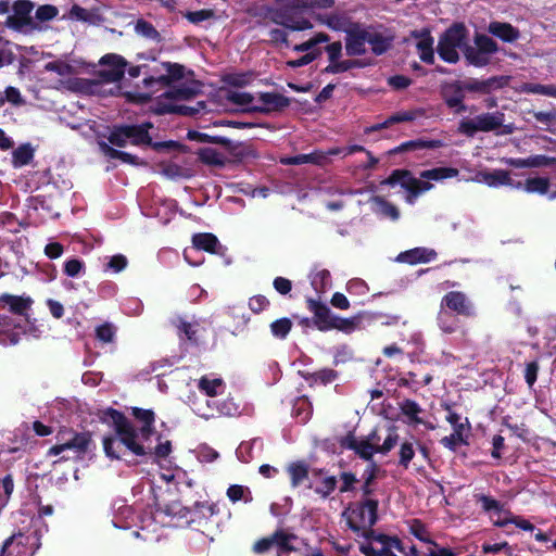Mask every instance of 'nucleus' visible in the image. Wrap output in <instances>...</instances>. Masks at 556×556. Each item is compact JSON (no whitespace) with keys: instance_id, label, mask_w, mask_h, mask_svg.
I'll list each match as a JSON object with an SVG mask.
<instances>
[{"instance_id":"obj_45","label":"nucleus","mask_w":556,"mask_h":556,"mask_svg":"<svg viewBox=\"0 0 556 556\" xmlns=\"http://www.w3.org/2000/svg\"><path fill=\"white\" fill-rule=\"evenodd\" d=\"M446 420L451 424L453 427V432H456L458 430V427H462V435L468 438L469 431H470V425L467 418H463L458 414L454 412H448L446 416Z\"/></svg>"},{"instance_id":"obj_34","label":"nucleus","mask_w":556,"mask_h":556,"mask_svg":"<svg viewBox=\"0 0 556 556\" xmlns=\"http://www.w3.org/2000/svg\"><path fill=\"white\" fill-rule=\"evenodd\" d=\"M326 52L328 53L330 65L326 68L330 73H339L346 71L349 68L344 63H338V59L341 56L342 45L340 41L332 42L326 47Z\"/></svg>"},{"instance_id":"obj_13","label":"nucleus","mask_w":556,"mask_h":556,"mask_svg":"<svg viewBox=\"0 0 556 556\" xmlns=\"http://www.w3.org/2000/svg\"><path fill=\"white\" fill-rule=\"evenodd\" d=\"M38 548L37 538L34 533H17L9 538L1 549V556H33Z\"/></svg>"},{"instance_id":"obj_11","label":"nucleus","mask_w":556,"mask_h":556,"mask_svg":"<svg viewBox=\"0 0 556 556\" xmlns=\"http://www.w3.org/2000/svg\"><path fill=\"white\" fill-rule=\"evenodd\" d=\"M188 403L198 416L205 419L213 418L218 415L232 416L238 413V406L232 400H227L219 405L213 397H206L200 393L189 395Z\"/></svg>"},{"instance_id":"obj_47","label":"nucleus","mask_w":556,"mask_h":556,"mask_svg":"<svg viewBox=\"0 0 556 556\" xmlns=\"http://www.w3.org/2000/svg\"><path fill=\"white\" fill-rule=\"evenodd\" d=\"M312 286L318 292H324L329 287L330 274L326 269H320L312 275Z\"/></svg>"},{"instance_id":"obj_39","label":"nucleus","mask_w":556,"mask_h":556,"mask_svg":"<svg viewBox=\"0 0 556 556\" xmlns=\"http://www.w3.org/2000/svg\"><path fill=\"white\" fill-rule=\"evenodd\" d=\"M372 208L376 213L391 218L392 220H396L400 217L397 207L379 197L372 199Z\"/></svg>"},{"instance_id":"obj_54","label":"nucleus","mask_w":556,"mask_h":556,"mask_svg":"<svg viewBox=\"0 0 556 556\" xmlns=\"http://www.w3.org/2000/svg\"><path fill=\"white\" fill-rule=\"evenodd\" d=\"M400 464L404 467H407L409 462L415 456V448L412 442L405 441L401 444L400 447Z\"/></svg>"},{"instance_id":"obj_56","label":"nucleus","mask_w":556,"mask_h":556,"mask_svg":"<svg viewBox=\"0 0 556 556\" xmlns=\"http://www.w3.org/2000/svg\"><path fill=\"white\" fill-rule=\"evenodd\" d=\"M162 513L167 516L184 518L187 516L188 509L184 507L180 502L175 501L165 505Z\"/></svg>"},{"instance_id":"obj_64","label":"nucleus","mask_w":556,"mask_h":556,"mask_svg":"<svg viewBox=\"0 0 556 556\" xmlns=\"http://www.w3.org/2000/svg\"><path fill=\"white\" fill-rule=\"evenodd\" d=\"M459 131L467 136H473L476 132L480 131L478 129L476 117L471 119H464L459 124Z\"/></svg>"},{"instance_id":"obj_25","label":"nucleus","mask_w":556,"mask_h":556,"mask_svg":"<svg viewBox=\"0 0 556 556\" xmlns=\"http://www.w3.org/2000/svg\"><path fill=\"white\" fill-rule=\"evenodd\" d=\"M367 36L368 31H352L349 33L345 41V49L349 55H361L367 51Z\"/></svg>"},{"instance_id":"obj_33","label":"nucleus","mask_w":556,"mask_h":556,"mask_svg":"<svg viewBox=\"0 0 556 556\" xmlns=\"http://www.w3.org/2000/svg\"><path fill=\"white\" fill-rule=\"evenodd\" d=\"M152 448L147 452L148 454L154 453L155 457L164 458L169 455L172 445L168 440H161V437L154 432L153 424L151 425L150 440Z\"/></svg>"},{"instance_id":"obj_41","label":"nucleus","mask_w":556,"mask_h":556,"mask_svg":"<svg viewBox=\"0 0 556 556\" xmlns=\"http://www.w3.org/2000/svg\"><path fill=\"white\" fill-rule=\"evenodd\" d=\"M367 41H368L369 48L376 54H382L391 46V41L389 38L380 35V34H377V33L368 31Z\"/></svg>"},{"instance_id":"obj_1","label":"nucleus","mask_w":556,"mask_h":556,"mask_svg":"<svg viewBox=\"0 0 556 556\" xmlns=\"http://www.w3.org/2000/svg\"><path fill=\"white\" fill-rule=\"evenodd\" d=\"M132 415L140 424L139 429H136L115 409L110 408L103 413L104 421L114 428L113 434L103 438V450L108 457L122 459L127 453L143 456L152 448L149 440L151 425L154 424V413L150 409L134 407Z\"/></svg>"},{"instance_id":"obj_48","label":"nucleus","mask_w":556,"mask_h":556,"mask_svg":"<svg viewBox=\"0 0 556 556\" xmlns=\"http://www.w3.org/2000/svg\"><path fill=\"white\" fill-rule=\"evenodd\" d=\"M92 13L88 10L75 4L68 11L67 14L63 15L62 18L71 20V21H79V22H89L92 20Z\"/></svg>"},{"instance_id":"obj_51","label":"nucleus","mask_w":556,"mask_h":556,"mask_svg":"<svg viewBox=\"0 0 556 556\" xmlns=\"http://www.w3.org/2000/svg\"><path fill=\"white\" fill-rule=\"evenodd\" d=\"M482 549L485 554H495L498 556H510V547L506 542L502 543H484Z\"/></svg>"},{"instance_id":"obj_60","label":"nucleus","mask_w":556,"mask_h":556,"mask_svg":"<svg viewBox=\"0 0 556 556\" xmlns=\"http://www.w3.org/2000/svg\"><path fill=\"white\" fill-rule=\"evenodd\" d=\"M104 152L109 156H111L113 159H119L125 163L138 164V162L136 161V157L127 152L117 151L109 146H104Z\"/></svg>"},{"instance_id":"obj_15","label":"nucleus","mask_w":556,"mask_h":556,"mask_svg":"<svg viewBox=\"0 0 556 556\" xmlns=\"http://www.w3.org/2000/svg\"><path fill=\"white\" fill-rule=\"evenodd\" d=\"M478 501L495 526L506 527L511 523L513 515L504 509L497 501L485 495L478 496Z\"/></svg>"},{"instance_id":"obj_9","label":"nucleus","mask_w":556,"mask_h":556,"mask_svg":"<svg viewBox=\"0 0 556 556\" xmlns=\"http://www.w3.org/2000/svg\"><path fill=\"white\" fill-rule=\"evenodd\" d=\"M365 556H405L406 547L395 536L370 532L359 544Z\"/></svg>"},{"instance_id":"obj_63","label":"nucleus","mask_w":556,"mask_h":556,"mask_svg":"<svg viewBox=\"0 0 556 556\" xmlns=\"http://www.w3.org/2000/svg\"><path fill=\"white\" fill-rule=\"evenodd\" d=\"M47 70L58 73L61 76H68L72 74V66L64 62H51L47 64Z\"/></svg>"},{"instance_id":"obj_28","label":"nucleus","mask_w":556,"mask_h":556,"mask_svg":"<svg viewBox=\"0 0 556 556\" xmlns=\"http://www.w3.org/2000/svg\"><path fill=\"white\" fill-rule=\"evenodd\" d=\"M442 305L447 306L458 314L468 315L471 312L470 302L466 299L465 294L460 292L453 291L447 293L442 300Z\"/></svg>"},{"instance_id":"obj_6","label":"nucleus","mask_w":556,"mask_h":556,"mask_svg":"<svg viewBox=\"0 0 556 556\" xmlns=\"http://www.w3.org/2000/svg\"><path fill=\"white\" fill-rule=\"evenodd\" d=\"M399 434L394 429H389L382 438L378 432L374 431L368 437L357 439L349 435L343 440V446L355 451L364 459H370L375 453L387 454L397 443Z\"/></svg>"},{"instance_id":"obj_32","label":"nucleus","mask_w":556,"mask_h":556,"mask_svg":"<svg viewBox=\"0 0 556 556\" xmlns=\"http://www.w3.org/2000/svg\"><path fill=\"white\" fill-rule=\"evenodd\" d=\"M489 31L507 42H513L519 38V31L507 23L492 22L489 25Z\"/></svg>"},{"instance_id":"obj_14","label":"nucleus","mask_w":556,"mask_h":556,"mask_svg":"<svg viewBox=\"0 0 556 556\" xmlns=\"http://www.w3.org/2000/svg\"><path fill=\"white\" fill-rule=\"evenodd\" d=\"M99 76L102 81L115 83L119 80L126 67V61L117 54H106L100 60Z\"/></svg>"},{"instance_id":"obj_58","label":"nucleus","mask_w":556,"mask_h":556,"mask_svg":"<svg viewBox=\"0 0 556 556\" xmlns=\"http://www.w3.org/2000/svg\"><path fill=\"white\" fill-rule=\"evenodd\" d=\"M59 13V10L54 5H50V4H45V5H40L37 10H36V18L39 20V21H50V20H53Z\"/></svg>"},{"instance_id":"obj_3","label":"nucleus","mask_w":556,"mask_h":556,"mask_svg":"<svg viewBox=\"0 0 556 556\" xmlns=\"http://www.w3.org/2000/svg\"><path fill=\"white\" fill-rule=\"evenodd\" d=\"M457 175L458 169L452 167H435L422 170L418 178L407 170H395L387 180L382 181V185L400 186L407 191L406 202L414 204L421 193L432 189L431 181L439 182L457 177Z\"/></svg>"},{"instance_id":"obj_5","label":"nucleus","mask_w":556,"mask_h":556,"mask_svg":"<svg viewBox=\"0 0 556 556\" xmlns=\"http://www.w3.org/2000/svg\"><path fill=\"white\" fill-rule=\"evenodd\" d=\"M220 97L228 101L230 110L244 112H270L283 108L286 100L275 93L250 94L240 90H226Z\"/></svg>"},{"instance_id":"obj_53","label":"nucleus","mask_w":556,"mask_h":556,"mask_svg":"<svg viewBox=\"0 0 556 556\" xmlns=\"http://www.w3.org/2000/svg\"><path fill=\"white\" fill-rule=\"evenodd\" d=\"M270 329L275 337L285 338L291 329V321L288 318L278 319L270 325Z\"/></svg>"},{"instance_id":"obj_57","label":"nucleus","mask_w":556,"mask_h":556,"mask_svg":"<svg viewBox=\"0 0 556 556\" xmlns=\"http://www.w3.org/2000/svg\"><path fill=\"white\" fill-rule=\"evenodd\" d=\"M84 263L77 258L67 260L64 264V273L68 277H77L84 271Z\"/></svg>"},{"instance_id":"obj_55","label":"nucleus","mask_w":556,"mask_h":556,"mask_svg":"<svg viewBox=\"0 0 556 556\" xmlns=\"http://www.w3.org/2000/svg\"><path fill=\"white\" fill-rule=\"evenodd\" d=\"M439 326L444 332L452 333L456 329V319L448 313L441 311L439 314Z\"/></svg>"},{"instance_id":"obj_8","label":"nucleus","mask_w":556,"mask_h":556,"mask_svg":"<svg viewBox=\"0 0 556 556\" xmlns=\"http://www.w3.org/2000/svg\"><path fill=\"white\" fill-rule=\"evenodd\" d=\"M91 444L87 433H64L58 437V443L48 450L49 457H59V460H76L84 457Z\"/></svg>"},{"instance_id":"obj_31","label":"nucleus","mask_w":556,"mask_h":556,"mask_svg":"<svg viewBox=\"0 0 556 556\" xmlns=\"http://www.w3.org/2000/svg\"><path fill=\"white\" fill-rule=\"evenodd\" d=\"M200 160L211 166H223L227 161V154L213 147L202 148L198 152Z\"/></svg>"},{"instance_id":"obj_4","label":"nucleus","mask_w":556,"mask_h":556,"mask_svg":"<svg viewBox=\"0 0 556 556\" xmlns=\"http://www.w3.org/2000/svg\"><path fill=\"white\" fill-rule=\"evenodd\" d=\"M278 4L281 12L274 13L275 23L292 30H305L311 29L313 24L302 14L317 9H330L334 0H278Z\"/></svg>"},{"instance_id":"obj_10","label":"nucleus","mask_w":556,"mask_h":556,"mask_svg":"<svg viewBox=\"0 0 556 556\" xmlns=\"http://www.w3.org/2000/svg\"><path fill=\"white\" fill-rule=\"evenodd\" d=\"M408 528L420 544L406 547L405 556H454L450 549L440 547L431 540L430 533L419 520H412Z\"/></svg>"},{"instance_id":"obj_38","label":"nucleus","mask_w":556,"mask_h":556,"mask_svg":"<svg viewBox=\"0 0 556 556\" xmlns=\"http://www.w3.org/2000/svg\"><path fill=\"white\" fill-rule=\"evenodd\" d=\"M548 186L549 181L547 178L535 177L527 179L523 185L521 182H517L515 188H523L529 193L544 194L547 192Z\"/></svg>"},{"instance_id":"obj_35","label":"nucleus","mask_w":556,"mask_h":556,"mask_svg":"<svg viewBox=\"0 0 556 556\" xmlns=\"http://www.w3.org/2000/svg\"><path fill=\"white\" fill-rule=\"evenodd\" d=\"M11 327H16L13 325V319L9 316H0V342L3 344H15L18 342V332L11 331Z\"/></svg>"},{"instance_id":"obj_50","label":"nucleus","mask_w":556,"mask_h":556,"mask_svg":"<svg viewBox=\"0 0 556 556\" xmlns=\"http://www.w3.org/2000/svg\"><path fill=\"white\" fill-rule=\"evenodd\" d=\"M462 427H458L456 432H453L451 435L444 437L441 440L443 446L455 450L458 445L467 443L466 437L462 435Z\"/></svg>"},{"instance_id":"obj_27","label":"nucleus","mask_w":556,"mask_h":556,"mask_svg":"<svg viewBox=\"0 0 556 556\" xmlns=\"http://www.w3.org/2000/svg\"><path fill=\"white\" fill-rule=\"evenodd\" d=\"M337 481L332 476L325 473H316L315 477L309 481V488L313 489L321 497H327L336 489Z\"/></svg>"},{"instance_id":"obj_17","label":"nucleus","mask_w":556,"mask_h":556,"mask_svg":"<svg viewBox=\"0 0 556 556\" xmlns=\"http://www.w3.org/2000/svg\"><path fill=\"white\" fill-rule=\"evenodd\" d=\"M290 547L288 544V539L285 535L277 534L270 539H263L257 541L253 551L257 554L263 553H273L276 556H287Z\"/></svg>"},{"instance_id":"obj_52","label":"nucleus","mask_w":556,"mask_h":556,"mask_svg":"<svg viewBox=\"0 0 556 556\" xmlns=\"http://www.w3.org/2000/svg\"><path fill=\"white\" fill-rule=\"evenodd\" d=\"M135 30H136V33L138 35H140V36H142L144 38L153 39V40H159V33L148 22L138 21L136 26H135Z\"/></svg>"},{"instance_id":"obj_37","label":"nucleus","mask_w":556,"mask_h":556,"mask_svg":"<svg viewBox=\"0 0 556 556\" xmlns=\"http://www.w3.org/2000/svg\"><path fill=\"white\" fill-rule=\"evenodd\" d=\"M293 488L299 486L308 478V468L304 463H291L287 467Z\"/></svg>"},{"instance_id":"obj_42","label":"nucleus","mask_w":556,"mask_h":556,"mask_svg":"<svg viewBox=\"0 0 556 556\" xmlns=\"http://www.w3.org/2000/svg\"><path fill=\"white\" fill-rule=\"evenodd\" d=\"M162 66L164 67L167 74L161 75L157 78L153 76L149 79H144L146 85H152L155 84V81L175 80L182 76V67L177 64H163Z\"/></svg>"},{"instance_id":"obj_21","label":"nucleus","mask_w":556,"mask_h":556,"mask_svg":"<svg viewBox=\"0 0 556 556\" xmlns=\"http://www.w3.org/2000/svg\"><path fill=\"white\" fill-rule=\"evenodd\" d=\"M33 300L25 295H12L4 293L0 295V306L8 308L11 313L25 316L30 308Z\"/></svg>"},{"instance_id":"obj_18","label":"nucleus","mask_w":556,"mask_h":556,"mask_svg":"<svg viewBox=\"0 0 556 556\" xmlns=\"http://www.w3.org/2000/svg\"><path fill=\"white\" fill-rule=\"evenodd\" d=\"M476 119L480 131H492L501 127V134H511L515 130L511 124L503 125L504 114L500 112L480 114Z\"/></svg>"},{"instance_id":"obj_49","label":"nucleus","mask_w":556,"mask_h":556,"mask_svg":"<svg viewBox=\"0 0 556 556\" xmlns=\"http://www.w3.org/2000/svg\"><path fill=\"white\" fill-rule=\"evenodd\" d=\"M227 496L233 503L237 501H240V500H242L244 502L251 501V495H250L249 490L242 485H237V484L230 485L228 488Z\"/></svg>"},{"instance_id":"obj_61","label":"nucleus","mask_w":556,"mask_h":556,"mask_svg":"<svg viewBox=\"0 0 556 556\" xmlns=\"http://www.w3.org/2000/svg\"><path fill=\"white\" fill-rule=\"evenodd\" d=\"M97 338L103 342H111L115 334V329L110 324L99 326L96 330Z\"/></svg>"},{"instance_id":"obj_7","label":"nucleus","mask_w":556,"mask_h":556,"mask_svg":"<svg viewBox=\"0 0 556 556\" xmlns=\"http://www.w3.org/2000/svg\"><path fill=\"white\" fill-rule=\"evenodd\" d=\"M377 506L378 502L367 496L364 502L350 505L344 510L343 518L352 531L366 536L376 522Z\"/></svg>"},{"instance_id":"obj_12","label":"nucleus","mask_w":556,"mask_h":556,"mask_svg":"<svg viewBox=\"0 0 556 556\" xmlns=\"http://www.w3.org/2000/svg\"><path fill=\"white\" fill-rule=\"evenodd\" d=\"M150 127V124L117 127L111 132L109 140L112 144L117 147L149 143L150 138L148 129Z\"/></svg>"},{"instance_id":"obj_26","label":"nucleus","mask_w":556,"mask_h":556,"mask_svg":"<svg viewBox=\"0 0 556 556\" xmlns=\"http://www.w3.org/2000/svg\"><path fill=\"white\" fill-rule=\"evenodd\" d=\"M415 45L419 58L426 63H432L434 59L433 53V38L427 30L415 35Z\"/></svg>"},{"instance_id":"obj_20","label":"nucleus","mask_w":556,"mask_h":556,"mask_svg":"<svg viewBox=\"0 0 556 556\" xmlns=\"http://www.w3.org/2000/svg\"><path fill=\"white\" fill-rule=\"evenodd\" d=\"M31 11V2L25 0L15 2L13 5V14L8 18L9 24L14 28L23 29L30 24Z\"/></svg>"},{"instance_id":"obj_23","label":"nucleus","mask_w":556,"mask_h":556,"mask_svg":"<svg viewBox=\"0 0 556 556\" xmlns=\"http://www.w3.org/2000/svg\"><path fill=\"white\" fill-rule=\"evenodd\" d=\"M477 182H483L492 188L501 186H514L509 173L503 169H495L493 172H480L473 179Z\"/></svg>"},{"instance_id":"obj_36","label":"nucleus","mask_w":556,"mask_h":556,"mask_svg":"<svg viewBox=\"0 0 556 556\" xmlns=\"http://www.w3.org/2000/svg\"><path fill=\"white\" fill-rule=\"evenodd\" d=\"M317 21L332 30H348L349 22L341 14L316 15Z\"/></svg>"},{"instance_id":"obj_30","label":"nucleus","mask_w":556,"mask_h":556,"mask_svg":"<svg viewBox=\"0 0 556 556\" xmlns=\"http://www.w3.org/2000/svg\"><path fill=\"white\" fill-rule=\"evenodd\" d=\"M443 94L450 108L455 109L457 112L464 110V91L458 83L445 85Z\"/></svg>"},{"instance_id":"obj_29","label":"nucleus","mask_w":556,"mask_h":556,"mask_svg":"<svg viewBox=\"0 0 556 556\" xmlns=\"http://www.w3.org/2000/svg\"><path fill=\"white\" fill-rule=\"evenodd\" d=\"M329 41L328 35L324 33H318L311 39L306 40L303 43L295 45L293 50L298 52H304V55H314V60L321 54V49L318 48V45L325 43Z\"/></svg>"},{"instance_id":"obj_22","label":"nucleus","mask_w":556,"mask_h":556,"mask_svg":"<svg viewBox=\"0 0 556 556\" xmlns=\"http://www.w3.org/2000/svg\"><path fill=\"white\" fill-rule=\"evenodd\" d=\"M198 393L205 395L206 397H213L223 394L225 392V383L220 378L208 375L203 376L197 381Z\"/></svg>"},{"instance_id":"obj_43","label":"nucleus","mask_w":556,"mask_h":556,"mask_svg":"<svg viewBox=\"0 0 556 556\" xmlns=\"http://www.w3.org/2000/svg\"><path fill=\"white\" fill-rule=\"evenodd\" d=\"M356 328V320L348 319V318H341L338 316L331 317V320L325 325L319 326L320 330H328V329H338L344 332H352Z\"/></svg>"},{"instance_id":"obj_19","label":"nucleus","mask_w":556,"mask_h":556,"mask_svg":"<svg viewBox=\"0 0 556 556\" xmlns=\"http://www.w3.org/2000/svg\"><path fill=\"white\" fill-rule=\"evenodd\" d=\"M424 410L414 401L405 400L400 404V418L409 426L425 425L429 429H433L432 425L426 424L422 418Z\"/></svg>"},{"instance_id":"obj_2","label":"nucleus","mask_w":556,"mask_h":556,"mask_svg":"<svg viewBox=\"0 0 556 556\" xmlns=\"http://www.w3.org/2000/svg\"><path fill=\"white\" fill-rule=\"evenodd\" d=\"M467 38L464 25L456 24L441 37L438 46L440 56L450 63L458 61V49H462L467 62L476 67H482L491 62L497 51L496 42L486 35L475 36L473 45H465Z\"/></svg>"},{"instance_id":"obj_44","label":"nucleus","mask_w":556,"mask_h":556,"mask_svg":"<svg viewBox=\"0 0 556 556\" xmlns=\"http://www.w3.org/2000/svg\"><path fill=\"white\" fill-rule=\"evenodd\" d=\"M416 117L414 112H400L390 116L386 122L377 124L370 128H367V131L379 130L382 128H387L389 125L401 122H409Z\"/></svg>"},{"instance_id":"obj_16","label":"nucleus","mask_w":556,"mask_h":556,"mask_svg":"<svg viewBox=\"0 0 556 556\" xmlns=\"http://www.w3.org/2000/svg\"><path fill=\"white\" fill-rule=\"evenodd\" d=\"M193 248L186 249L184 252L185 260L192 266H198L202 261H192L191 254L197 250H204L211 253H215L219 245L218 239L212 233H198L192 238Z\"/></svg>"},{"instance_id":"obj_40","label":"nucleus","mask_w":556,"mask_h":556,"mask_svg":"<svg viewBox=\"0 0 556 556\" xmlns=\"http://www.w3.org/2000/svg\"><path fill=\"white\" fill-rule=\"evenodd\" d=\"M34 156V150L30 144H22L12 153V163L14 167L27 165Z\"/></svg>"},{"instance_id":"obj_46","label":"nucleus","mask_w":556,"mask_h":556,"mask_svg":"<svg viewBox=\"0 0 556 556\" xmlns=\"http://www.w3.org/2000/svg\"><path fill=\"white\" fill-rule=\"evenodd\" d=\"M522 91L556 98V86L554 85L526 84Z\"/></svg>"},{"instance_id":"obj_59","label":"nucleus","mask_w":556,"mask_h":556,"mask_svg":"<svg viewBox=\"0 0 556 556\" xmlns=\"http://www.w3.org/2000/svg\"><path fill=\"white\" fill-rule=\"evenodd\" d=\"M127 264L128 262L126 256L117 254L109 258L106 268L112 270L113 273H119L126 268Z\"/></svg>"},{"instance_id":"obj_62","label":"nucleus","mask_w":556,"mask_h":556,"mask_svg":"<svg viewBox=\"0 0 556 556\" xmlns=\"http://www.w3.org/2000/svg\"><path fill=\"white\" fill-rule=\"evenodd\" d=\"M256 443V441L254 442H243L241 443L236 453H237V456L238 458L243 462V463H249L250 459L252 458L251 456V451H252V446Z\"/></svg>"},{"instance_id":"obj_24","label":"nucleus","mask_w":556,"mask_h":556,"mask_svg":"<svg viewBox=\"0 0 556 556\" xmlns=\"http://www.w3.org/2000/svg\"><path fill=\"white\" fill-rule=\"evenodd\" d=\"M435 252L426 248H415L397 255L396 261L407 264L428 263L434 260Z\"/></svg>"}]
</instances>
